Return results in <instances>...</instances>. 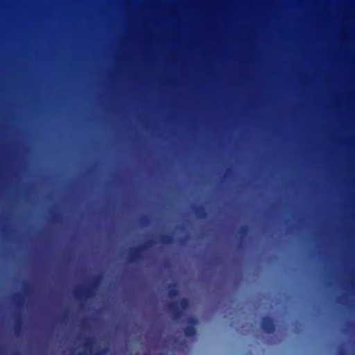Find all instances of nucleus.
<instances>
[{
  "label": "nucleus",
  "mask_w": 355,
  "mask_h": 355,
  "mask_svg": "<svg viewBox=\"0 0 355 355\" xmlns=\"http://www.w3.org/2000/svg\"><path fill=\"white\" fill-rule=\"evenodd\" d=\"M338 355H347V352H346L345 349H340L338 352Z\"/></svg>",
  "instance_id": "4468645a"
},
{
  "label": "nucleus",
  "mask_w": 355,
  "mask_h": 355,
  "mask_svg": "<svg viewBox=\"0 0 355 355\" xmlns=\"http://www.w3.org/2000/svg\"><path fill=\"white\" fill-rule=\"evenodd\" d=\"M249 232V227L248 225H243L239 230V234L242 238H244Z\"/></svg>",
  "instance_id": "f8f14e48"
},
{
  "label": "nucleus",
  "mask_w": 355,
  "mask_h": 355,
  "mask_svg": "<svg viewBox=\"0 0 355 355\" xmlns=\"http://www.w3.org/2000/svg\"><path fill=\"white\" fill-rule=\"evenodd\" d=\"M101 279L102 277L101 275L94 277L92 283L88 286L85 287L83 291H76V296L78 298L80 297H84L85 299L94 297L96 293V290L101 282Z\"/></svg>",
  "instance_id": "7ed1b4c3"
},
{
  "label": "nucleus",
  "mask_w": 355,
  "mask_h": 355,
  "mask_svg": "<svg viewBox=\"0 0 355 355\" xmlns=\"http://www.w3.org/2000/svg\"><path fill=\"white\" fill-rule=\"evenodd\" d=\"M21 328H22V322H21V317L19 315L16 318V322H15V331L16 334H18L21 331Z\"/></svg>",
  "instance_id": "1a4fd4ad"
},
{
  "label": "nucleus",
  "mask_w": 355,
  "mask_h": 355,
  "mask_svg": "<svg viewBox=\"0 0 355 355\" xmlns=\"http://www.w3.org/2000/svg\"><path fill=\"white\" fill-rule=\"evenodd\" d=\"M189 322L191 323L192 325H188L185 327L183 329L184 334L187 337L195 336L196 335V329L193 327V324H196L197 323V320L195 318L191 317L189 319Z\"/></svg>",
  "instance_id": "39448f33"
},
{
  "label": "nucleus",
  "mask_w": 355,
  "mask_h": 355,
  "mask_svg": "<svg viewBox=\"0 0 355 355\" xmlns=\"http://www.w3.org/2000/svg\"><path fill=\"white\" fill-rule=\"evenodd\" d=\"M18 355H19V354H18Z\"/></svg>",
  "instance_id": "a211bd4d"
},
{
  "label": "nucleus",
  "mask_w": 355,
  "mask_h": 355,
  "mask_svg": "<svg viewBox=\"0 0 355 355\" xmlns=\"http://www.w3.org/2000/svg\"><path fill=\"white\" fill-rule=\"evenodd\" d=\"M78 355H85V354L83 352H79Z\"/></svg>",
  "instance_id": "2eb2a0df"
},
{
  "label": "nucleus",
  "mask_w": 355,
  "mask_h": 355,
  "mask_svg": "<svg viewBox=\"0 0 355 355\" xmlns=\"http://www.w3.org/2000/svg\"><path fill=\"white\" fill-rule=\"evenodd\" d=\"M193 211L196 216L199 219H205L207 216V213L202 206L194 207Z\"/></svg>",
  "instance_id": "423d86ee"
},
{
  "label": "nucleus",
  "mask_w": 355,
  "mask_h": 355,
  "mask_svg": "<svg viewBox=\"0 0 355 355\" xmlns=\"http://www.w3.org/2000/svg\"><path fill=\"white\" fill-rule=\"evenodd\" d=\"M150 219L148 215H143L139 218V223L142 226H146L150 223Z\"/></svg>",
  "instance_id": "9d476101"
},
{
  "label": "nucleus",
  "mask_w": 355,
  "mask_h": 355,
  "mask_svg": "<svg viewBox=\"0 0 355 355\" xmlns=\"http://www.w3.org/2000/svg\"><path fill=\"white\" fill-rule=\"evenodd\" d=\"M261 328L267 334L273 333L275 330L274 320L269 316L263 317L261 320Z\"/></svg>",
  "instance_id": "20e7f679"
},
{
  "label": "nucleus",
  "mask_w": 355,
  "mask_h": 355,
  "mask_svg": "<svg viewBox=\"0 0 355 355\" xmlns=\"http://www.w3.org/2000/svg\"><path fill=\"white\" fill-rule=\"evenodd\" d=\"M168 288H169L168 291V297H170L171 298H174L178 295L179 291L177 288L176 284H168Z\"/></svg>",
  "instance_id": "0eeeda50"
},
{
  "label": "nucleus",
  "mask_w": 355,
  "mask_h": 355,
  "mask_svg": "<svg viewBox=\"0 0 355 355\" xmlns=\"http://www.w3.org/2000/svg\"><path fill=\"white\" fill-rule=\"evenodd\" d=\"M14 301L16 302L17 306L22 304L24 300L21 295L17 294L14 296Z\"/></svg>",
  "instance_id": "ddd939ff"
},
{
  "label": "nucleus",
  "mask_w": 355,
  "mask_h": 355,
  "mask_svg": "<svg viewBox=\"0 0 355 355\" xmlns=\"http://www.w3.org/2000/svg\"><path fill=\"white\" fill-rule=\"evenodd\" d=\"M153 243V240H148L142 245L130 248L128 253V261L130 263H137L142 260V253L150 248Z\"/></svg>",
  "instance_id": "f03ea898"
},
{
  "label": "nucleus",
  "mask_w": 355,
  "mask_h": 355,
  "mask_svg": "<svg viewBox=\"0 0 355 355\" xmlns=\"http://www.w3.org/2000/svg\"><path fill=\"white\" fill-rule=\"evenodd\" d=\"M189 305V300L183 297L179 302H170L167 304V309L174 319H178L182 315V309H186Z\"/></svg>",
  "instance_id": "f257e3e1"
},
{
  "label": "nucleus",
  "mask_w": 355,
  "mask_h": 355,
  "mask_svg": "<svg viewBox=\"0 0 355 355\" xmlns=\"http://www.w3.org/2000/svg\"><path fill=\"white\" fill-rule=\"evenodd\" d=\"M25 291H26V292L28 291V287L27 286H26Z\"/></svg>",
  "instance_id": "dca6fc26"
},
{
  "label": "nucleus",
  "mask_w": 355,
  "mask_h": 355,
  "mask_svg": "<svg viewBox=\"0 0 355 355\" xmlns=\"http://www.w3.org/2000/svg\"><path fill=\"white\" fill-rule=\"evenodd\" d=\"M56 216H53V218L55 220L56 219Z\"/></svg>",
  "instance_id": "f3484780"
},
{
  "label": "nucleus",
  "mask_w": 355,
  "mask_h": 355,
  "mask_svg": "<svg viewBox=\"0 0 355 355\" xmlns=\"http://www.w3.org/2000/svg\"><path fill=\"white\" fill-rule=\"evenodd\" d=\"M160 241L164 244H171L173 241L171 234H162L160 236Z\"/></svg>",
  "instance_id": "6e6552de"
},
{
  "label": "nucleus",
  "mask_w": 355,
  "mask_h": 355,
  "mask_svg": "<svg viewBox=\"0 0 355 355\" xmlns=\"http://www.w3.org/2000/svg\"><path fill=\"white\" fill-rule=\"evenodd\" d=\"M94 344V339L92 337L86 338L84 346L87 349H91Z\"/></svg>",
  "instance_id": "9b49d317"
}]
</instances>
